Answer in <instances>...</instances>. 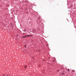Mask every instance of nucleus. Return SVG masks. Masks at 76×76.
I'll list each match as a JSON object with an SVG mask.
<instances>
[{"mask_svg":"<svg viewBox=\"0 0 76 76\" xmlns=\"http://www.w3.org/2000/svg\"><path fill=\"white\" fill-rule=\"evenodd\" d=\"M58 72H59V70H58Z\"/></svg>","mask_w":76,"mask_h":76,"instance_id":"10","label":"nucleus"},{"mask_svg":"<svg viewBox=\"0 0 76 76\" xmlns=\"http://www.w3.org/2000/svg\"><path fill=\"white\" fill-rule=\"evenodd\" d=\"M32 58H34V57H32Z\"/></svg>","mask_w":76,"mask_h":76,"instance_id":"11","label":"nucleus"},{"mask_svg":"<svg viewBox=\"0 0 76 76\" xmlns=\"http://www.w3.org/2000/svg\"><path fill=\"white\" fill-rule=\"evenodd\" d=\"M69 69H68V71H69Z\"/></svg>","mask_w":76,"mask_h":76,"instance_id":"6","label":"nucleus"},{"mask_svg":"<svg viewBox=\"0 0 76 76\" xmlns=\"http://www.w3.org/2000/svg\"><path fill=\"white\" fill-rule=\"evenodd\" d=\"M31 35H26V37H31Z\"/></svg>","mask_w":76,"mask_h":76,"instance_id":"1","label":"nucleus"},{"mask_svg":"<svg viewBox=\"0 0 76 76\" xmlns=\"http://www.w3.org/2000/svg\"><path fill=\"white\" fill-rule=\"evenodd\" d=\"M72 72H73V73H74V72H75V71H74V70H72Z\"/></svg>","mask_w":76,"mask_h":76,"instance_id":"4","label":"nucleus"},{"mask_svg":"<svg viewBox=\"0 0 76 76\" xmlns=\"http://www.w3.org/2000/svg\"><path fill=\"white\" fill-rule=\"evenodd\" d=\"M43 61H45V59H43Z\"/></svg>","mask_w":76,"mask_h":76,"instance_id":"9","label":"nucleus"},{"mask_svg":"<svg viewBox=\"0 0 76 76\" xmlns=\"http://www.w3.org/2000/svg\"><path fill=\"white\" fill-rule=\"evenodd\" d=\"M24 47H26V45H25Z\"/></svg>","mask_w":76,"mask_h":76,"instance_id":"5","label":"nucleus"},{"mask_svg":"<svg viewBox=\"0 0 76 76\" xmlns=\"http://www.w3.org/2000/svg\"><path fill=\"white\" fill-rule=\"evenodd\" d=\"M61 69H63V67H61Z\"/></svg>","mask_w":76,"mask_h":76,"instance_id":"7","label":"nucleus"},{"mask_svg":"<svg viewBox=\"0 0 76 76\" xmlns=\"http://www.w3.org/2000/svg\"><path fill=\"white\" fill-rule=\"evenodd\" d=\"M7 76H9V75H7Z\"/></svg>","mask_w":76,"mask_h":76,"instance_id":"13","label":"nucleus"},{"mask_svg":"<svg viewBox=\"0 0 76 76\" xmlns=\"http://www.w3.org/2000/svg\"><path fill=\"white\" fill-rule=\"evenodd\" d=\"M26 36H24L22 37V38H26Z\"/></svg>","mask_w":76,"mask_h":76,"instance_id":"2","label":"nucleus"},{"mask_svg":"<svg viewBox=\"0 0 76 76\" xmlns=\"http://www.w3.org/2000/svg\"><path fill=\"white\" fill-rule=\"evenodd\" d=\"M26 67H27V66H26V65H25L24 66V68L26 69Z\"/></svg>","mask_w":76,"mask_h":76,"instance_id":"3","label":"nucleus"},{"mask_svg":"<svg viewBox=\"0 0 76 76\" xmlns=\"http://www.w3.org/2000/svg\"><path fill=\"white\" fill-rule=\"evenodd\" d=\"M62 75H64V73H63Z\"/></svg>","mask_w":76,"mask_h":76,"instance_id":"8","label":"nucleus"},{"mask_svg":"<svg viewBox=\"0 0 76 76\" xmlns=\"http://www.w3.org/2000/svg\"><path fill=\"white\" fill-rule=\"evenodd\" d=\"M24 31H26V29H25V30H24Z\"/></svg>","mask_w":76,"mask_h":76,"instance_id":"12","label":"nucleus"}]
</instances>
